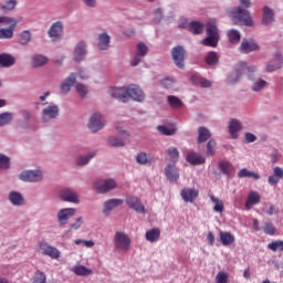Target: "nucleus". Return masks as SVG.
<instances>
[{
	"mask_svg": "<svg viewBox=\"0 0 283 283\" xmlns=\"http://www.w3.org/2000/svg\"><path fill=\"white\" fill-rule=\"evenodd\" d=\"M240 52L243 54H250V52H258L260 50V45L253 40L244 39L239 48Z\"/></svg>",
	"mask_w": 283,
	"mask_h": 283,
	"instance_id": "nucleus-19",
	"label": "nucleus"
},
{
	"mask_svg": "<svg viewBox=\"0 0 283 283\" xmlns=\"http://www.w3.org/2000/svg\"><path fill=\"white\" fill-rule=\"evenodd\" d=\"M218 41H220V36L208 35L201 43L207 48H218Z\"/></svg>",
	"mask_w": 283,
	"mask_h": 283,
	"instance_id": "nucleus-36",
	"label": "nucleus"
},
{
	"mask_svg": "<svg viewBox=\"0 0 283 283\" xmlns=\"http://www.w3.org/2000/svg\"><path fill=\"white\" fill-rule=\"evenodd\" d=\"M216 283H229V273H227V272H219L216 275Z\"/></svg>",
	"mask_w": 283,
	"mask_h": 283,
	"instance_id": "nucleus-58",
	"label": "nucleus"
},
{
	"mask_svg": "<svg viewBox=\"0 0 283 283\" xmlns=\"http://www.w3.org/2000/svg\"><path fill=\"white\" fill-rule=\"evenodd\" d=\"M82 2L86 8H96L98 6V1L96 0H82Z\"/></svg>",
	"mask_w": 283,
	"mask_h": 283,
	"instance_id": "nucleus-62",
	"label": "nucleus"
},
{
	"mask_svg": "<svg viewBox=\"0 0 283 283\" xmlns=\"http://www.w3.org/2000/svg\"><path fill=\"white\" fill-rule=\"evenodd\" d=\"M17 0H7L1 4L0 10L4 13L12 12L17 8Z\"/></svg>",
	"mask_w": 283,
	"mask_h": 283,
	"instance_id": "nucleus-40",
	"label": "nucleus"
},
{
	"mask_svg": "<svg viewBox=\"0 0 283 283\" xmlns=\"http://www.w3.org/2000/svg\"><path fill=\"white\" fill-rule=\"evenodd\" d=\"M126 205H128V207L133 209V211H136V213H147L145 206L138 197H128L126 199Z\"/></svg>",
	"mask_w": 283,
	"mask_h": 283,
	"instance_id": "nucleus-15",
	"label": "nucleus"
},
{
	"mask_svg": "<svg viewBox=\"0 0 283 283\" xmlns=\"http://www.w3.org/2000/svg\"><path fill=\"white\" fill-rule=\"evenodd\" d=\"M118 136H109L106 140L108 147H125V140H129V133L126 130H118Z\"/></svg>",
	"mask_w": 283,
	"mask_h": 283,
	"instance_id": "nucleus-9",
	"label": "nucleus"
},
{
	"mask_svg": "<svg viewBox=\"0 0 283 283\" xmlns=\"http://www.w3.org/2000/svg\"><path fill=\"white\" fill-rule=\"evenodd\" d=\"M266 87V81L259 78L254 84L252 85V92H262Z\"/></svg>",
	"mask_w": 283,
	"mask_h": 283,
	"instance_id": "nucleus-56",
	"label": "nucleus"
},
{
	"mask_svg": "<svg viewBox=\"0 0 283 283\" xmlns=\"http://www.w3.org/2000/svg\"><path fill=\"white\" fill-rule=\"evenodd\" d=\"M228 39L230 43H240V39H242V36L240 35V31L232 29L228 31Z\"/></svg>",
	"mask_w": 283,
	"mask_h": 283,
	"instance_id": "nucleus-48",
	"label": "nucleus"
},
{
	"mask_svg": "<svg viewBox=\"0 0 283 283\" xmlns=\"http://www.w3.org/2000/svg\"><path fill=\"white\" fill-rule=\"evenodd\" d=\"M10 167V157L0 154V169H8Z\"/></svg>",
	"mask_w": 283,
	"mask_h": 283,
	"instance_id": "nucleus-60",
	"label": "nucleus"
},
{
	"mask_svg": "<svg viewBox=\"0 0 283 283\" xmlns=\"http://www.w3.org/2000/svg\"><path fill=\"white\" fill-rule=\"evenodd\" d=\"M205 61L207 65H218V61H220V59L218 57V53L211 51L206 55Z\"/></svg>",
	"mask_w": 283,
	"mask_h": 283,
	"instance_id": "nucleus-47",
	"label": "nucleus"
},
{
	"mask_svg": "<svg viewBox=\"0 0 283 283\" xmlns=\"http://www.w3.org/2000/svg\"><path fill=\"white\" fill-rule=\"evenodd\" d=\"M96 156V153H90L88 155H85V156H80L77 158V165L80 167H83L85 165H87V163H90V160H92V158H94Z\"/></svg>",
	"mask_w": 283,
	"mask_h": 283,
	"instance_id": "nucleus-50",
	"label": "nucleus"
},
{
	"mask_svg": "<svg viewBox=\"0 0 283 283\" xmlns=\"http://www.w3.org/2000/svg\"><path fill=\"white\" fill-rule=\"evenodd\" d=\"M38 252L42 255H48L52 260H59L61 258V252L55 247L50 245L48 241L41 240L38 242Z\"/></svg>",
	"mask_w": 283,
	"mask_h": 283,
	"instance_id": "nucleus-5",
	"label": "nucleus"
},
{
	"mask_svg": "<svg viewBox=\"0 0 283 283\" xmlns=\"http://www.w3.org/2000/svg\"><path fill=\"white\" fill-rule=\"evenodd\" d=\"M117 184L114 179H97L94 182V188L97 191V193H107L108 191H112V189H116Z\"/></svg>",
	"mask_w": 283,
	"mask_h": 283,
	"instance_id": "nucleus-8",
	"label": "nucleus"
},
{
	"mask_svg": "<svg viewBox=\"0 0 283 283\" xmlns=\"http://www.w3.org/2000/svg\"><path fill=\"white\" fill-rule=\"evenodd\" d=\"M260 200H261V197L259 192H255L253 190L250 191L248 195V199L245 201V209L248 211L251 210L254 207V205H260Z\"/></svg>",
	"mask_w": 283,
	"mask_h": 283,
	"instance_id": "nucleus-24",
	"label": "nucleus"
},
{
	"mask_svg": "<svg viewBox=\"0 0 283 283\" xmlns=\"http://www.w3.org/2000/svg\"><path fill=\"white\" fill-rule=\"evenodd\" d=\"M262 230L265 233V235H275V226L271 220H266L262 223Z\"/></svg>",
	"mask_w": 283,
	"mask_h": 283,
	"instance_id": "nucleus-39",
	"label": "nucleus"
},
{
	"mask_svg": "<svg viewBox=\"0 0 283 283\" xmlns=\"http://www.w3.org/2000/svg\"><path fill=\"white\" fill-rule=\"evenodd\" d=\"M231 138H238V132H242V122L231 119L228 125Z\"/></svg>",
	"mask_w": 283,
	"mask_h": 283,
	"instance_id": "nucleus-25",
	"label": "nucleus"
},
{
	"mask_svg": "<svg viewBox=\"0 0 283 283\" xmlns=\"http://www.w3.org/2000/svg\"><path fill=\"white\" fill-rule=\"evenodd\" d=\"M75 90L78 96H81V98H85V96H87V87L84 84H81V83L75 84Z\"/></svg>",
	"mask_w": 283,
	"mask_h": 283,
	"instance_id": "nucleus-57",
	"label": "nucleus"
},
{
	"mask_svg": "<svg viewBox=\"0 0 283 283\" xmlns=\"http://www.w3.org/2000/svg\"><path fill=\"white\" fill-rule=\"evenodd\" d=\"M30 41H32V33L28 30L22 31L18 35V43L20 45H28V43H30Z\"/></svg>",
	"mask_w": 283,
	"mask_h": 283,
	"instance_id": "nucleus-35",
	"label": "nucleus"
},
{
	"mask_svg": "<svg viewBox=\"0 0 283 283\" xmlns=\"http://www.w3.org/2000/svg\"><path fill=\"white\" fill-rule=\"evenodd\" d=\"M148 52H149V49L147 48V45L143 42H139L136 46L135 56L133 57V60L130 62L132 67H136V65H138L140 63V61H143V59H145V56H147Z\"/></svg>",
	"mask_w": 283,
	"mask_h": 283,
	"instance_id": "nucleus-11",
	"label": "nucleus"
},
{
	"mask_svg": "<svg viewBox=\"0 0 283 283\" xmlns=\"http://www.w3.org/2000/svg\"><path fill=\"white\" fill-rule=\"evenodd\" d=\"M187 55V51L181 46H175L171 50V56L175 65L179 67V70H185V56Z\"/></svg>",
	"mask_w": 283,
	"mask_h": 283,
	"instance_id": "nucleus-7",
	"label": "nucleus"
},
{
	"mask_svg": "<svg viewBox=\"0 0 283 283\" xmlns=\"http://www.w3.org/2000/svg\"><path fill=\"white\" fill-rule=\"evenodd\" d=\"M157 132L161 134V136H174L176 134L177 129L176 127H167L165 125L157 126Z\"/></svg>",
	"mask_w": 283,
	"mask_h": 283,
	"instance_id": "nucleus-42",
	"label": "nucleus"
},
{
	"mask_svg": "<svg viewBox=\"0 0 283 283\" xmlns=\"http://www.w3.org/2000/svg\"><path fill=\"white\" fill-rule=\"evenodd\" d=\"M114 242L115 249L120 251H129V247H132V239L125 232H115Z\"/></svg>",
	"mask_w": 283,
	"mask_h": 283,
	"instance_id": "nucleus-6",
	"label": "nucleus"
},
{
	"mask_svg": "<svg viewBox=\"0 0 283 283\" xmlns=\"http://www.w3.org/2000/svg\"><path fill=\"white\" fill-rule=\"evenodd\" d=\"M239 178H253L254 180H260V175L258 172H253L247 168H242L238 172Z\"/></svg>",
	"mask_w": 283,
	"mask_h": 283,
	"instance_id": "nucleus-37",
	"label": "nucleus"
},
{
	"mask_svg": "<svg viewBox=\"0 0 283 283\" xmlns=\"http://www.w3.org/2000/svg\"><path fill=\"white\" fill-rule=\"evenodd\" d=\"M216 155V140L210 139L207 143V156H214Z\"/></svg>",
	"mask_w": 283,
	"mask_h": 283,
	"instance_id": "nucleus-59",
	"label": "nucleus"
},
{
	"mask_svg": "<svg viewBox=\"0 0 283 283\" xmlns=\"http://www.w3.org/2000/svg\"><path fill=\"white\" fill-rule=\"evenodd\" d=\"M45 282H46L45 273L38 270L32 277V283H45Z\"/></svg>",
	"mask_w": 283,
	"mask_h": 283,
	"instance_id": "nucleus-54",
	"label": "nucleus"
},
{
	"mask_svg": "<svg viewBox=\"0 0 283 283\" xmlns=\"http://www.w3.org/2000/svg\"><path fill=\"white\" fill-rule=\"evenodd\" d=\"M146 240L147 242H157L160 240V229L154 228L146 232Z\"/></svg>",
	"mask_w": 283,
	"mask_h": 283,
	"instance_id": "nucleus-33",
	"label": "nucleus"
},
{
	"mask_svg": "<svg viewBox=\"0 0 283 283\" xmlns=\"http://www.w3.org/2000/svg\"><path fill=\"white\" fill-rule=\"evenodd\" d=\"M206 32L208 36H220L218 33V27H216V23L208 22L206 25Z\"/></svg>",
	"mask_w": 283,
	"mask_h": 283,
	"instance_id": "nucleus-49",
	"label": "nucleus"
},
{
	"mask_svg": "<svg viewBox=\"0 0 283 283\" xmlns=\"http://www.w3.org/2000/svg\"><path fill=\"white\" fill-rule=\"evenodd\" d=\"M189 30L192 34H202V30H205V24L198 21H193L189 24Z\"/></svg>",
	"mask_w": 283,
	"mask_h": 283,
	"instance_id": "nucleus-44",
	"label": "nucleus"
},
{
	"mask_svg": "<svg viewBox=\"0 0 283 283\" xmlns=\"http://www.w3.org/2000/svg\"><path fill=\"white\" fill-rule=\"evenodd\" d=\"M76 83V74L71 73L69 77L61 84V93L62 94H67L70 90H72V85Z\"/></svg>",
	"mask_w": 283,
	"mask_h": 283,
	"instance_id": "nucleus-26",
	"label": "nucleus"
},
{
	"mask_svg": "<svg viewBox=\"0 0 283 283\" xmlns=\"http://www.w3.org/2000/svg\"><path fill=\"white\" fill-rule=\"evenodd\" d=\"M60 198L64 202H74L75 205H78V195L70 188L62 189L60 191Z\"/></svg>",
	"mask_w": 283,
	"mask_h": 283,
	"instance_id": "nucleus-20",
	"label": "nucleus"
},
{
	"mask_svg": "<svg viewBox=\"0 0 283 283\" xmlns=\"http://www.w3.org/2000/svg\"><path fill=\"white\" fill-rule=\"evenodd\" d=\"M59 116V106L52 105L42 109V120L48 123V120H52V118H56Z\"/></svg>",
	"mask_w": 283,
	"mask_h": 283,
	"instance_id": "nucleus-21",
	"label": "nucleus"
},
{
	"mask_svg": "<svg viewBox=\"0 0 283 283\" xmlns=\"http://www.w3.org/2000/svg\"><path fill=\"white\" fill-rule=\"evenodd\" d=\"M123 202H125L123 199H109V200L105 201L104 208H103V213L105 216H109V213H112V211H114V209H116V207H120V205H123Z\"/></svg>",
	"mask_w": 283,
	"mask_h": 283,
	"instance_id": "nucleus-23",
	"label": "nucleus"
},
{
	"mask_svg": "<svg viewBox=\"0 0 283 283\" xmlns=\"http://www.w3.org/2000/svg\"><path fill=\"white\" fill-rule=\"evenodd\" d=\"M282 67L281 64H272V63H269L266 65V72H276V70H280Z\"/></svg>",
	"mask_w": 283,
	"mask_h": 283,
	"instance_id": "nucleus-63",
	"label": "nucleus"
},
{
	"mask_svg": "<svg viewBox=\"0 0 283 283\" xmlns=\"http://www.w3.org/2000/svg\"><path fill=\"white\" fill-rule=\"evenodd\" d=\"M10 123H12V113L0 114V127H3V125H10Z\"/></svg>",
	"mask_w": 283,
	"mask_h": 283,
	"instance_id": "nucleus-55",
	"label": "nucleus"
},
{
	"mask_svg": "<svg viewBox=\"0 0 283 283\" xmlns=\"http://www.w3.org/2000/svg\"><path fill=\"white\" fill-rule=\"evenodd\" d=\"M105 127V118L101 113H94L88 120V129L93 133L101 132Z\"/></svg>",
	"mask_w": 283,
	"mask_h": 283,
	"instance_id": "nucleus-10",
	"label": "nucleus"
},
{
	"mask_svg": "<svg viewBox=\"0 0 283 283\" xmlns=\"http://www.w3.org/2000/svg\"><path fill=\"white\" fill-rule=\"evenodd\" d=\"M219 169L226 176H231V172L233 171V166L229 161H220L219 163Z\"/></svg>",
	"mask_w": 283,
	"mask_h": 283,
	"instance_id": "nucleus-46",
	"label": "nucleus"
},
{
	"mask_svg": "<svg viewBox=\"0 0 283 283\" xmlns=\"http://www.w3.org/2000/svg\"><path fill=\"white\" fill-rule=\"evenodd\" d=\"M219 238L223 247H231L235 242V237L231 232L220 231Z\"/></svg>",
	"mask_w": 283,
	"mask_h": 283,
	"instance_id": "nucleus-27",
	"label": "nucleus"
},
{
	"mask_svg": "<svg viewBox=\"0 0 283 283\" xmlns=\"http://www.w3.org/2000/svg\"><path fill=\"white\" fill-rule=\"evenodd\" d=\"M184 202H196V198L200 196V191L195 188H184L180 192Z\"/></svg>",
	"mask_w": 283,
	"mask_h": 283,
	"instance_id": "nucleus-18",
	"label": "nucleus"
},
{
	"mask_svg": "<svg viewBox=\"0 0 283 283\" xmlns=\"http://www.w3.org/2000/svg\"><path fill=\"white\" fill-rule=\"evenodd\" d=\"M17 63V60L14 56L8 54V53H1L0 54V65L1 67H12Z\"/></svg>",
	"mask_w": 283,
	"mask_h": 283,
	"instance_id": "nucleus-29",
	"label": "nucleus"
},
{
	"mask_svg": "<svg viewBox=\"0 0 283 283\" xmlns=\"http://www.w3.org/2000/svg\"><path fill=\"white\" fill-rule=\"evenodd\" d=\"M48 34L52 41H59L61 34H63V22H54L48 31Z\"/></svg>",
	"mask_w": 283,
	"mask_h": 283,
	"instance_id": "nucleus-17",
	"label": "nucleus"
},
{
	"mask_svg": "<svg viewBox=\"0 0 283 283\" xmlns=\"http://www.w3.org/2000/svg\"><path fill=\"white\" fill-rule=\"evenodd\" d=\"M87 56V44L84 41H81L76 44L73 53V59L76 63H81Z\"/></svg>",
	"mask_w": 283,
	"mask_h": 283,
	"instance_id": "nucleus-14",
	"label": "nucleus"
},
{
	"mask_svg": "<svg viewBox=\"0 0 283 283\" xmlns=\"http://www.w3.org/2000/svg\"><path fill=\"white\" fill-rule=\"evenodd\" d=\"M211 202H214L213 211L217 213H222L224 211V203L220 201V199L216 198V196L210 195Z\"/></svg>",
	"mask_w": 283,
	"mask_h": 283,
	"instance_id": "nucleus-45",
	"label": "nucleus"
},
{
	"mask_svg": "<svg viewBox=\"0 0 283 283\" xmlns=\"http://www.w3.org/2000/svg\"><path fill=\"white\" fill-rule=\"evenodd\" d=\"M283 179V168L280 166H275L272 175L268 178L269 185L275 187L280 184V180Z\"/></svg>",
	"mask_w": 283,
	"mask_h": 283,
	"instance_id": "nucleus-22",
	"label": "nucleus"
},
{
	"mask_svg": "<svg viewBox=\"0 0 283 283\" xmlns=\"http://www.w3.org/2000/svg\"><path fill=\"white\" fill-rule=\"evenodd\" d=\"M167 155L169 157V160H171V163H174V165H176V163L180 158V151H178L177 147H169L167 150Z\"/></svg>",
	"mask_w": 283,
	"mask_h": 283,
	"instance_id": "nucleus-43",
	"label": "nucleus"
},
{
	"mask_svg": "<svg viewBox=\"0 0 283 283\" xmlns=\"http://www.w3.org/2000/svg\"><path fill=\"white\" fill-rule=\"evenodd\" d=\"M20 180H23V182H39L43 180V174L39 170H24L20 174Z\"/></svg>",
	"mask_w": 283,
	"mask_h": 283,
	"instance_id": "nucleus-12",
	"label": "nucleus"
},
{
	"mask_svg": "<svg viewBox=\"0 0 283 283\" xmlns=\"http://www.w3.org/2000/svg\"><path fill=\"white\" fill-rule=\"evenodd\" d=\"M73 273H75V275L87 277L88 275H92L93 271L87 269L85 265H77L73 268Z\"/></svg>",
	"mask_w": 283,
	"mask_h": 283,
	"instance_id": "nucleus-41",
	"label": "nucleus"
},
{
	"mask_svg": "<svg viewBox=\"0 0 283 283\" xmlns=\"http://www.w3.org/2000/svg\"><path fill=\"white\" fill-rule=\"evenodd\" d=\"M76 209L74 208H63L57 212V222L60 227H65L70 218L74 217Z\"/></svg>",
	"mask_w": 283,
	"mask_h": 283,
	"instance_id": "nucleus-13",
	"label": "nucleus"
},
{
	"mask_svg": "<svg viewBox=\"0 0 283 283\" xmlns=\"http://www.w3.org/2000/svg\"><path fill=\"white\" fill-rule=\"evenodd\" d=\"M230 17L234 25H247L248 28L253 25V18H251V13H249L247 9H242V7L232 9Z\"/></svg>",
	"mask_w": 283,
	"mask_h": 283,
	"instance_id": "nucleus-2",
	"label": "nucleus"
},
{
	"mask_svg": "<svg viewBox=\"0 0 283 283\" xmlns=\"http://www.w3.org/2000/svg\"><path fill=\"white\" fill-rule=\"evenodd\" d=\"M109 95L113 98H117L122 103H127V98L133 101L142 102L145 101V93L137 85H129L128 87H116L109 91Z\"/></svg>",
	"mask_w": 283,
	"mask_h": 283,
	"instance_id": "nucleus-1",
	"label": "nucleus"
},
{
	"mask_svg": "<svg viewBox=\"0 0 283 283\" xmlns=\"http://www.w3.org/2000/svg\"><path fill=\"white\" fill-rule=\"evenodd\" d=\"M9 200L15 207H21V205H23V196L15 191L10 192Z\"/></svg>",
	"mask_w": 283,
	"mask_h": 283,
	"instance_id": "nucleus-38",
	"label": "nucleus"
},
{
	"mask_svg": "<svg viewBox=\"0 0 283 283\" xmlns=\"http://www.w3.org/2000/svg\"><path fill=\"white\" fill-rule=\"evenodd\" d=\"M186 160L190 163V165H205L207 159L202 155L188 153Z\"/></svg>",
	"mask_w": 283,
	"mask_h": 283,
	"instance_id": "nucleus-28",
	"label": "nucleus"
},
{
	"mask_svg": "<svg viewBox=\"0 0 283 283\" xmlns=\"http://www.w3.org/2000/svg\"><path fill=\"white\" fill-rule=\"evenodd\" d=\"M109 41H111V38L107 33L99 34L98 43H97L98 50H108L109 49Z\"/></svg>",
	"mask_w": 283,
	"mask_h": 283,
	"instance_id": "nucleus-32",
	"label": "nucleus"
},
{
	"mask_svg": "<svg viewBox=\"0 0 283 283\" xmlns=\"http://www.w3.org/2000/svg\"><path fill=\"white\" fill-rule=\"evenodd\" d=\"M48 63V56L42 54H35L31 59L32 67H43V65H46Z\"/></svg>",
	"mask_w": 283,
	"mask_h": 283,
	"instance_id": "nucleus-30",
	"label": "nucleus"
},
{
	"mask_svg": "<svg viewBox=\"0 0 283 283\" xmlns=\"http://www.w3.org/2000/svg\"><path fill=\"white\" fill-rule=\"evenodd\" d=\"M136 161L139 165H149L151 163V157H149L146 153H140L137 155Z\"/></svg>",
	"mask_w": 283,
	"mask_h": 283,
	"instance_id": "nucleus-53",
	"label": "nucleus"
},
{
	"mask_svg": "<svg viewBox=\"0 0 283 283\" xmlns=\"http://www.w3.org/2000/svg\"><path fill=\"white\" fill-rule=\"evenodd\" d=\"M197 143H207L211 138V132L207 127H199Z\"/></svg>",
	"mask_w": 283,
	"mask_h": 283,
	"instance_id": "nucleus-34",
	"label": "nucleus"
},
{
	"mask_svg": "<svg viewBox=\"0 0 283 283\" xmlns=\"http://www.w3.org/2000/svg\"><path fill=\"white\" fill-rule=\"evenodd\" d=\"M168 103L172 109H179V107H182V101L174 95L168 96Z\"/></svg>",
	"mask_w": 283,
	"mask_h": 283,
	"instance_id": "nucleus-52",
	"label": "nucleus"
},
{
	"mask_svg": "<svg viewBox=\"0 0 283 283\" xmlns=\"http://www.w3.org/2000/svg\"><path fill=\"white\" fill-rule=\"evenodd\" d=\"M165 176L170 182H178V180H180V172H178L176 164H168L166 166Z\"/></svg>",
	"mask_w": 283,
	"mask_h": 283,
	"instance_id": "nucleus-16",
	"label": "nucleus"
},
{
	"mask_svg": "<svg viewBox=\"0 0 283 283\" xmlns=\"http://www.w3.org/2000/svg\"><path fill=\"white\" fill-rule=\"evenodd\" d=\"M22 18L0 17V25H7L8 29H0V39H12L14 36V29L19 25Z\"/></svg>",
	"mask_w": 283,
	"mask_h": 283,
	"instance_id": "nucleus-3",
	"label": "nucleus"
},
{
	"mask_svg": "<svg viewBox=\"0 0 283 283\" xmlns=\"http://www.w3.org/2000/svg\"><path fill=\"white\" fill-rule=\"evenodd\" d=\"M83 226V217H78L74 223L71 224V231H76Z\"/></svg>",
	"mask_w": 283,
	"mask_h": 283,
	"instance_id": "nucleus-61",
	"label": "nucleus"
},
{
	"mask_svg": "<svg viewBox=\"0 0 283 283\" xmlns=\"http://www.w3.org/2000/svg\"><path fill=\"white\" fill-rule=\"evenodd\" d=\"M244 137L247 143H255V140H258V137H255V135L252 133H245Z\"/></svg>",
	"mask_w": 283,
	"mask_h": 283,
	"instance_id": "nucleus-64",
	"label": "nucleus"
},
{
	"mask_svg": "<svg viewBox=\"0 0 283 283\" xmlns=\"http://www.w3.org/2000/svg\"><path fill=\"white\" fill-rule=\"evenodd\" d=\"M255 66H248L247 62H239L234 71L228 77V83H238V81H240V78L244 76V74L253 73L255 72Z\"/></svg>",
	"mask_w": 283,
	"mask_h": 283,
	"instance_id": "nucleus-4",
	"label": "nucleus"
},
{
	"mask_svg": "<svg viewBox=\"0 0 283 283\" xmlns=\"http://www.w3.org/2000/svg\"><path fill=\"white\" fill-rule=\"evenodd\" d=\"M275 13H273L272 9L269 7L263 8V19L262 24L269 25V23H273Z\"/></svg>",
	"mask_w": 283,
	"mask_h": 283,
	"instance_id": "nucleus-31",
	"label": "nucleus"
},
{
	"mask_svg": "<svg viewBox=\"0 0 283 283\" xmlns=\"http://www.w3.org/2000/svg\"><path fill=\"white\" fill-rule=\"evenodd\" d=\"M268 249L270 251H273L274 253L276 251L282 252L283 251V241L282 240L272 241L271 243L268 244Z\"/></svg>",
	"mask_w": 283,
	"mask_h": 283,
	"instance_id": "nucleus-51",
	"label": "nucleus"
}]
</instances>
